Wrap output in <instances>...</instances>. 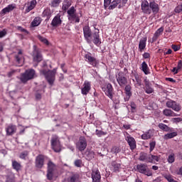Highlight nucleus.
Instances as JSON below:
<instances>
[{"mask_svg":"<svg viewBox=\"0 0 182 182\" xmlns=\"http://www.w3.org/2000/svg\"><path fill=\"white\" fill-rule=\"evenodd\" d=\"M84 38L87 43H92L96 46H100L102 41H100V36L99 35V30L92 33V30L89 26L83 27Z\"/></svg>","mask_w":182,"mask_h":182,"instance_id":"1","label":"nucleus"},{"mask_svg":"<svg viewBox=\"0 0 182 182\" xmlns=\"http://www.w3.org/2000/svg\"><path fill=\"white\" fill-rule=\"evenodd\" d=\"M58 69L54 68L53 70H46L45 69L41 70V73L45 76L46 80L52 86L55 82V76L56 75Z\"/></svg>","mask_w":182,"mask_h":182,"instance_id":"2","label":"nucleus"},{"mask_svg":"<svg viewBox=\"0 0 182 182\" xmlns=\"http://www.w3.org/2000/svg\"><path fill=\"white\" fill-rule=\"evenodd\" d=\"M115 77L118 85L121 87H124L127 85V75L123 71L118 72Z\"/></svg>","mask_w":182,"mask_h":182,"instance_id":"3","label":"nucleus"},{"mask_svg":"<svg viewBox=\"0 0 182 182\" xmlns=\"http://www.w3.org/2000/svg\"><path fill=\"white\" fill-rule=\"evenodd\" d=\"M51 147L55 153H59L62 150V145L60 144V141L59 140V136L58 135H53L50 140Z\"/></svg>","mask_w":182,"mask_h":182,"instance_id":"4","label":"nucleus"},{"mask_svg":"<svg viewBox=\"0 0 182 182\" xmlns=\"http://www.w3.org/2000/svg\"><path fill=\"white\" fill-rule=\"evenodd\" d=\"M35 77V71L33 69L27 70L24 73H22L20 77L21 83H26L28 80H31Z\"/></svg>","mask_w":182,"mask_h":182,"instance_id":"5","label":"nucleus"},{"mask_svg":"<svg viewBox=\"0 0 182 182\" xmlns=\"http://www.w3.org/2000/svg\"><path fill=\"white\" fill-rule=\"evenodd\" d=\"M136 170L139 173H141V174H144L148 177H151V176H153V173L150 171L146 164H140L136 165Z\"/></svg>","mask_w":182,"mask_h":182,"instance_id":"6","label":"nucleus"},{"mask_svg":"<svg viewBox=\"0 0 182 182\" xmlns=\"http://www.w3.org/2000/svg\"><path fill=\"white\" fill-rule=\"evenodd\" d=\"M33 61L36 63H39V62H42L43 57L41 51L39 50V48H38L36 46H33Z\"/></svg>","mask_w":182,"mask_h":182,"instance_id":"7","label":"nucleus"},{"mask_svg":"<svg viewBox=\"0 0 182 182\" xmlns=\"http://www.w3.org/2000/svg\"><path fill=\"white\" fill-rule=\"evenodd\" d=\"M76 147L79 151H85L86 147H87V141H86V138L83 136L80 137L77 142Z\"/></svg>","mask_w":182,"mask_h":182,"instance_id":"8","label":"nucleus"},{"mask_svg":"<svg viewBox=\"0 0 182 182\" xmlns=\"http://www.w3.org/2000/svg\"><path fill=\"white\" fill-rule=\"evenodd\" d=\"M56 168V165L52 162V161H49L48 163V171H47V178L48 180H53V171Z\"/></svg>","mask_w":182,"mask_h":182,"instance_id":"9","label":"nucleus"},{"mask_svg":"<svg viewBox=\"0 0 182 182\" xmlns=\"http://www.w3.org/2000/svg\"><path fill=\"white\" fill-rule=\"evenodd\" d=\"M166 107L169 109H172L174 112H180L181 110V106L173 100H169L166 102Z\"/></svg>","mask_w":182,"mask_h":182,"instance_id":"10","label":"nucleus"},{"mask_svg":"<svg viewBox=\"0 0 182 182\" xmlns=\"http://www.w3.org/2000/svg\"><path fill=\"white\" fill-rule=\"evenodd\" d=\"M15 61L16 66H22L25 62L23 58V51L18 50V54L15 55Z\"/></svg>","mask_w":182,"mask_h":182,"instance_id":"11","label":"nucleus"},{"mask_svg":"<svg viewBox=\"0 0 182 182\" xmlns=\"http://www.w3.org/2000/svg\"><path fill=\"white\" fill-rule=\"evenodd\" d=\"M103 92H105L106 96L109 99H113V86L110 83H107L106 86L102 87Z\"/></svg>","mask_w":182,"mask_h":182,"instance_id":"12","label":"nucleus"},{"mask_svg":"<svg viewBox=\"0 0 182 182\" xmlns=\"http://www.w3.org/2000/svg\"><path fill=\"white\" fill-rule=\"evenodd\" d=\"M141 9L144 14H146L147 15H150L151 14V9H150V4L149 1L144 0L141 2Z\"/></svg>","mask_w":182,"mask_h":182,"instance_id":"13","label":"nucleus"},{"mask_svg":"<svg viewBox=\"0 0 182 182\" xmlns=\"http://www.w3.org/2000/svg\"><path fill=\"white\" fill-rule=\"evenodd\" d=\"M125 140L127 141L131 150H134V149H136V140L133 136L127 134L125 136Z\"/></svg>","mask_w":182,"mask_h":182,"instance_id":"14","label":"nucleus"},{"mask_svg":"<svg viewBox=\"0 0 182 182\" xmlns=\"http://www.w3.org/2000/svg\"><path fill=\"white\" fill-rule=\"evenodd\" d=\"M44 161L45 156L43 155L40 154L37 156L36 158V167H37V168H42V167H43Z\"/></svg>","mask_w":182,"mask_h":182,"instance_id":"15","label":"nucleus"},{"mask_svg":"<svg viewBox=\"0 0 182 182\" xmlns=\"http://www.w3.org/2000/svg\"><path fill=\"white\" fill-rule=\"evenodd\" d=\"M85 60L92 65V66H96L97 65V60H96L94 57H92V54L87 53L85 55Z\"/></svg>","mask_w":182,"mask_h":182,"instance_id":"16","label":"nucleus"},{"mask_svg":"<svg viewBox=\"0 0 182 182\" xmlns=\"http://www.w3.org/2000/svg\"><path fill=\"white\" fill-rule=\"evenodd\" d=\"M90 89H91L90 82L88 81H85L82 85V88L81 89L82 95H87V93L90 92Z\"/></svg>","mask_w":182,"mask_h":182,"instance_id":"17","label":"nucleus"},{"mask_svg":"<svg viewBox=\"0 0 182 182\" xmlns=\"http://www.w3.org/2000/svg\"><path fill=\"white\" fill-rule=\"evenodd\" d=\"M149 6H150L151 11H152L154 15L159 14V11H160V8L159 7V4L156 3V1L150 2Z\"/></svg>","mask_w":182,"mask_h":182,"instance_id":"18","label":"nucleus"},{"mask_svg":"<svg viewBox=\"0 0 182 182\" xmlns=\"http://www.w3.org/2000/svg\"><path fill=\"white\" fill-rule=\"evenodd\" d=\"M125 94H126V97H124V100L125 102H129V100H130V97H132V86H130V85H125Z\"/></svg>","mask_w":182,"mask_h":182,"instance_id":"19","label":"nucleus"},{"mask_svg":"<svg viewBox=\"0 0 182 182\" xmlns=\"http://www.w3.org/2000/svg\"><path fill=\"white\" fill-rule=\"evenodd\" d=\"M6 135L7 136H12L14 133H16V126L14 124H9L6 128Z\"/></svg>","mask_w":182,"mask_h":182,"instance_id":"20","label":"nucleus"},{"mask_svg":"<svg viewBox=\"0 0 182 182\" xmlns=\"http://www.w3.org/2000/svg\"><path fill=\"white\" fill-rule=\"evenodd\" d=\"M144 85H145V92L148 95H150L154 92V90L151 87V85H150V81L146 78L144 80Z\"/></svg>","mask_w":182,"mask_h":182,"instance_id":"21","label":"nucleus"},{"mask_svg":"<svg viewBox=\"0 0 182 182\" xmlns=\"http://www.w3.org/2000/svg\"><path fill=\"white\" fill-rule=\"evenodd\" d=\"M69 21H73L76 18V9L74 6L70 7L67 11Z\"/></svg>","mask_w":182,"mask_h":182,"instance_id":"22","label":"nucleus"},{"mask_svg":"<svg viewBox=\"0 0 182 182\" xmlns=\"http://www.w3.org/2000/svg\"><path fill=\"white\" fill-rule=\"evenodd\" d=\"M16 8V4H10L1 10V14L2 15H5L9 12H11V11H14Z\"/></svg>","mask_w":182,"mask_h":182,"instance_id":"23","label":"nucleus"},{"mask_svg":"<svg viewBox=\"0 0 182 182\" xmlns=\"http://www.w3.org/2000/svg\"><path fill=\"white\" fill-rule=\"evenodd\" d=\"M91 176L92 178V182L100 181V178H102L99 170H93Z\"/></svg>","mask_w":182,"mask_h":182,"instance_id":"24","label":"nucleus"},{"mask_svg":"<svg viewBox=\"0 0 182 182\" xmlns=\"http://www.w3.org/2000/svg\"><path fill=\"white\" fill-rule=\"evenodd\" d=\"M52 26H59L62 25V19H60V14H57L53 19L51 22Z\"/></svg>","mask_w":182,"mask_h":182,"instance_id":"25","label":"nucleus"},{"mask_svg":"<svg viewBox=\"0 0 182 182\" xmlns=\"http://www.w3.org/2000/svg\"><path fill=\"white\" fill-rule=\"evenodd\" d=\"M163 115L166 117H176V116H178V114H176L173 110L170 109H165L162 112Z\"/></svg>","mask_w":182,"mask_h":182,"instance_id":"26","label":"nucleus"},{"mask_svg":"<svg viewBox=\"0 0 182 182\" xmlns=\"http://www.w3.org/2000/svg\"><path fill=\"white\" fill-rule=\"evenodd\" d=\"M52 14H53V11H52L50 9H46L43 11L42 15L43 18H46V20L49 21V19H50V16H52Z\"/></svg>","mask_w":182,"mask_h":182,"instance_id":"27","label":"nucleus"},{"mask_svg":"<svg viewBox=\"0 0 182 182\" xmlns=\"http://www.w3.org/2000/svg\"><path fill=\"white\" fill-rule=\"evenodd\" d=\"M11 166L14 170H16V171H20V170L22 168V165L21 163L15 160L11 161Z\"/></svg>","mask_w":182,"mask_h":182,"instance_id":"28","label":"nucleus"},{"mask_svg":"<svg viewBox=\"0 0 182 182\" xmlns=\"http://www.w3.org/2000/svg\"><path fill=\"white\" fill-rule=\"evenodd\" d=\"M178 133L177 132H171L163 136L164 140H168L170 139H174V137H177Z\"/></svg>","mask_w":182,"mask_h":182,"instance_id":"29","label":"nucleus"},{"mask_svg":"<svg viewBox=\"0 0 182 182\" xmlns=\"http://www.w3.org/2000/svg\"><path fill=\"white\" fill-rule=\"evenodd\" d=\"M158 127L161 129V130H163V132H173V128L169 127L168 126L166 125L164 123H159L158 125Z\"/></svg>","mask_w":182,"mask_h":182,"instance_id":"30","label":"nucleus"},{"mask_svg":"<svg viewBox=\"0 0 182 182\" xmlns=\"http://www.w3.org/2000/svg\"><path fill=\"white\" fill-rule=\"evenodd\" d=\"M122 3V0H114L111 2V4L109 6L108 9L109 11H112L115 8H117L119 5Z\"/></svg>","mask_w":182,"mask_h":182,"instance_id":"31","label":"nucleus"},{"mask_svg":"<svg viewBox=\"0 0 182 182\" xmlns=\"http://www.w3.org/2000/svg\"><path fill=\"white\" fill-rule=\"evenodd\" d=\"M153 137V131L149 129L141 135V139L143 140H149V139H151Z\"/></svg>","mask_w":182,"mask_h":182,"instance_id":"32","label":"nucleus"},{"mask_svg":"<svg viewBox=\"0 0 182 182\" xmlns=\"http://www.w3.org/2000/svg\"><path fill=\"white\" fill-rule=\"evenodd\" d=\"M147 42V38H144L139 41V49L140 52H142L146 48V43Z\"/></svg>","mask_w":182,"mask_h":182,"instance_id":"33","label":"nucleus"},{"mask_svg":"<svg viewBox=\"0 0 182 182\" xmlns=\"http://www.w3.org/2000/svg\"><path fill=\"white\" fill-rule=\"evenodd\" d=\"M164 28L163 27L159 28L154 33V37L152 38L153 42H156L157 41V38L163 33Z\"/></svg>","mask_w":182,"mask_h":182,"instance_id":"34","label":"nucleus"},{"mask_svg":"<svg viewBox=\"0 0 182 182\" xmlns=\"http://www.w3.org/2000/svg\"><path fill=\"white\" fill-rule=\"evenodd\" d=\"M71 5H72L71 0H64V1L63 2V6H62L63 11H68V9L70 8Z\"/></svg>","mask_w":182,"mask_h":182,"instance_id":"35","label":"nucleus"},{"mask_svg":"<svg viewBox=\"0 0 182 182\" xmlns=\"http://www.w3.org/2000/svg\"><path fill=\"white\" fill-rule=\"evenodd\" d=\"M141 70L144 72L145 75H150V69H149V65H147V63L146 61H144L141 64Z\"/></svg>","mask_w":182,"mask_h":182,"instance_id":"36","label":"nucleus"},{"mask_svg":"<svg viewBox=\"0 0 182 182\" xmlns=\"http://www.w3.org/2000/svg\"><path fill=\"white\" fill-rule=\"evenodd\" d=\"M111 166H112L114 173H119V171L121 168L120 164H117V162H116V161H112L111 164Z\"/></svg>","mask_w":182,"mask_h":182,"instance_id":"37","label":"nucleus"},{"mask_svg":"<svg viewBox=\"0 0 182 182\" xmlns=\"http://www.w3.org/2000/svg\"><path fill=\"white\" fill-rule=\"evenodd\" d=\"M60 2H62V0H51L49 6L50 8H58L60 5Z\"/></svg>","mask_w":182,"mask_h":182,"instance_id":"38","label":"nucleus"},{"mask_svg":"<svg viewBox=\"0 0 182 182\" xmlns=\"http://www.w3.org/2000/svg\"><path fill=\"white\" fill-rule=\"evenodd\" d=\"M35 6H36V0H32L30 5L26 9V12H31V11H32Z\"/></svg>","mask_w":182,"mask_h":182,"instance_id":"39","label":"nucleus"},{"mask_svg":"<svg viewBox=\"0 0 182 182\" xmlns=\"http://www.w3.org/2000/svg\"><path fill=\"white\" fill-rule=\"evenodd\" d=\"M160 161V157L159 156H156V155L149 156L148 163H153V161Z\"/></svg>","mask_w":182,"mask_h":182,"instance_id":"40","label":"nucleus"},{"mask_svg":"<svg viewBox=\"0 0 182 182\" xmlns=\"http://www.w3.org/2000/svg\"><path fill=\"white\" fill-rule=\"evenodd\" d=\"M167 161L169 163V164H173V163L176 161V154H174V153L169 154L167 159Z\"/></svg>","mask_w":182,"mask_h":182,"instance_id":"41","label":"nucleus"},{"mask_svg":"<svg viewBox=\"0 0 182 182\" xmlns=\"http://www.w3.org/2000/svg\"><path fill=\"white\" fill-rule=\"evenodd\" d=\"M86 154H87V156H86L87 160L90 161V160H92L93 159H95V151H87Z\"/></svg>","mask_w":182,"mask_h":182,"instance_id":"42","label":"nucleus"},{"mask_svg":"<svg viewBox=\"0 0 182 182\" xmlns=\"http://www.w3.org/2000/svg\"><path fill=\"white\" fill-rule=\"evenodd\" d=\"M133 76L136 82V85H138V86H141V77H140V75H139V74H137L136 73H134L133 74Z\"/></svg>","mask_w":182,"mask_h":182,"instance_id":"43","label":"nucleus"},{"mask_svg":"<svg viewBox=\"0 0 182 182\" xmlns=\"http://www.w3.org/2000/svg\"><path fill=\"white\" fill-rule=\"evenodd\" d=\"M68 182H80L78 175H73L68 178Z\"/></svg>","mask_w":182,"mask_h":182,"instance_id":"44","label":"nucleus"},{"mask_svg":"<svg viewBox=\"0 0 182 182\" xmlns=\"http://www.w3.org/2000/svg\"><path fill=\"white\" fill-rule=\"evenodd\" d=\"M140 161H146V163H149V156L146 153L141 154L139 156Z\"/></svg>","mask_w":182,"mask_h":182,"instance_id":"45","label":"nucleus"},{"mask_svg":"<svg viewBox=\"0 0 182 182\" xmlns=\"http://www.w3.org/2000/svg\"><path fill=\"white\" fill-rule=\"evenodd\" d=\"M41 17H36L33 21L31 23V26H39L41 25Z\"/></svg>","mask_w":182,"mask_h":182,"instance_id":"46","label":"nucleus"},{"mask_svg":"<svg viewBox=\"0 0 182 182\" xmlns=\"http://www.w3.org/2000/svg\"><path fill=\"white\" fill-rule=\"evenodd\" d=\"M6 182H15V174L11 173L7 175Z\"/></svg>","mask_w":182,"mask_h":182,"instance_id":"47","label":"nucleus"},{"mask_svg":"<svg viewBox=\"0 0 182 182\" xmlns=\"http://www.w3.org/2000/svg\"><path fill=\"white\" fill-rule=\"evenodd\" d=\"M29 156V152L28 151H23L19 155V159L22 160H26L27 156Z\"/></svg>","mask_w":182,"mask_h":182,"instance_id":"48","label":"nucleus"},{"mask_svg":"<svg viewBox=\"0 0 182 182\" xmlns=\"http://www.w3.org/2000/svg\"><path fill=\"white\" fill-rule=\"evenodd\" d=\"M164 177L168 182H178L177 181L174 180V178H173V176H171L170 174H166L164 176Z\"/></svg>","mask_w":182,"mask_h":182,"instance_id":"49","label":"nucleus"},{"mask_svg":"<svg viewBox=\"0 0 182 182\" xmlns=\"http://www.w3.org/2000/svg\"><path fill=\"white\" fill-rule=\"evenodd\" d=\"M38 38L39 41H41V42L45 43V45H49V41L48 39H46V38L42 37L41 36H38Z\"/></svg>","mask_w":182,"mask_h":182,"instance_id":"50","label":"nucleus"},{"mask_svg":"<svg viewBox=\"0 0 182 182\" xmlns=\"http://www.w3.org/2000/svg\"><path fill=\"white\" fill-rule=\"evenodd\" d=\"M149 151H152L154 150L156 147V141H152L149 143Z\"/></svg>","mask_w":182,"mask_h":182,"instance_id":"51","label":"nucleus"},{"mask_svg":"<svg viewBox=\"0 0 182 182\" xmlns=\"http://www.w3.org/2000/svg\"><path fill=\"white\" fill-rule=\"evenodd\" d=\"M112 0H104V8L105 9H107L109 8V6L111 5Z\"/></svg>","mask_w":182,"mask_h":182,"instance_id":"52","label":"nucleus"},{"mask_svg":"<svg viewBox=\"0 0 182 182\" xmlns=\"http://www.w3.org/2000/svg\"><path fill=\"white\" fill-rule=\"evenodd\" d=\"M127 4V0H121V3L118 6V9H122L124 6H126V4Z\"/></svg>","mask_w":182,"mask_h":182,"instance_id":"53","label":"nucleus"},{"mask_svg":"<svg viewBox=\"0 0 182 182\" xmlns=\"http://www.w3.org/2000/svg\"><path fill=\"white\" fill-rule=\"evenodd\" d=\"M175 12L176 14H180V12H182V3L175 8Z\"/></svg>","mask_w":182,"mask_h":182,"instance_id":"54","label":"nucleus"},{"mask_svg":"<svg viewBox=\"0 0 182 182\" xmlns=\"http://www.w3.org/2000/svg\"><path fill=\"white\" fill-rule=\"evenodd\" d=\"M95 133H96L97 136H98L99 137H100L101 136H105V135L107 134V132H105L103 131H100L97 129L95 131Z\"/></svg>","mask_w":182,"mask_h":182,"instance_id":"55","label":"nucleus"},{"mask_svg":"<svg viewBox=\"0 0 182 182\" xmlns=\"http://www.w3.org/2000/svg\"><path fill=\"white\" fill-rule=\"evenodd\" d=\"M74 164L76 167H81L82 166V160L77 159L75 161Z\"/></svg>","mask_w":182,"mask_h":182,"instance_id":"56","label":"nucleus"},{"mask_svg":"<svg viewBox=\"0 0 182 182\" xmlns=\"http://www.w3.org/2000/svg\"><path fill=\"white\" fill-rule=\"evenodd\" d=\"M16 29H17V31H19L20 32H24L25 33H27V34L29 33V32H28V31H26V29L22 28V26H18L16 27Z\"/></svg>","mask_w":182,"mask_h":182,"instance_id":"57","label":"nucleus"},{"mask_svg":"<svg viewBox=\"0 0 182 182\" xmlns=\"http://www.w3.org/2000/svg\"><path fill=\"white\" fill-rule=\"evenodd\" d=\"M182 68V63H181V60L178 61V65L176 67V70L175 72V75H177V73H178V70H180V69H181Z\"/></svg>","mask_w":182,"mask_h":182,"instance_id":"58","label":"nucleus"},{"mask_svg":"<svg viewBox=\"0 0 182 182\" xmlns=\"http://www.w3.org/2000/svg\"><path fill=\"white\" fill-rule=\"evenodd\" d=\"M121 149L119 147H114L112 149V152L114 154H117V153H120Z\"/></svg>","mask_w":182,"mask_h":182,"instance_id":"59","label":"nucleus"},{"mask_svg":"<svg viewBox=\"0 0 182 182\" xmlns=\"http://www.w3.org/2000/svg\"><path fill=\"white\" fill-rule=\"evenodd\" d=\"M130 106H131L132 113H134V112H136V104L134 102H131Z\"/></svg>","mask_w":182,"mask_h":182,"instance_id":"60","label":"nucleus"},{"mask_svg":"<svg viewBox=\"0 0 182 182\" xmlns=\"http://www.w3.org/2000/svg\"><path fill=\"white\" fill-rule=\"evenodd\" d=\"M36 100H41L42 99V95L39 92L36 93Z\"/></svg>","mask_w":182,"mask_h":182,"instance_id":"61","label":"nucleus"},{"mask_svg":"<svg viewBox=\"0 0 182 182\" xmlns=\"http://www.w3.org/2000/svg\"><path fill=\"white\" fill-rule=\"evenodd\" d=\"M5 35H6V31L3 30V31H0V38H4V36H5Z\"/></svg>","mask_w":182,"mask_h":182,"instance_id":"62","label":"nucleus"},{"mask_svg":"<svg viewBox=\"0 0 182 182\" xmlns=\"http://www.w3.org/2000/svg\"><path fill=\"white\" fill-rule=\"evenodd\" d=\"M172 49H173V50L175 52H177V50H180V47H178V46H176V45H173L172 46Z\"/></svg>","mask_w":182,"mask_h":182,"instance_id":"63","label":"nucleus"},{"mask_svg":"<svg viewBox=\"0 0 182 182\" xmlns=\"http://www.w3.org/2000/svg\"><path fill=\"white\" fill-rule=\"evenodd\" d=\"M143 58H144V59H149V58H150V53H144L143 54Z\"/></svg>","mask_w":182,"mask_h":182,"instance_id":"64","label":"nucleus"}]
</instances>
